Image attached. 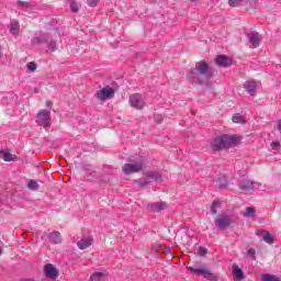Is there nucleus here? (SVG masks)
<instances>
[{
	"instance_id": "1",
	"label": "nucleus",
	"mask_w": 281,
	"mask_h": 281,
	"mask_svg": "<svg viewBox=\"0 0 281 281\" xmlns=\"http://www.w3.org/2000/svg\"><path fill=\"white\" fill-rule=\"evenodd\" d=\"M210 78H214V68L205 60H200L195 67L188 71L187 79L191 85H205Z\"/></svg>"
},
{
	"instance_id": "2",
	"label": "nucleus",
	"mask_w": 281,
	"mask_h": 281,
	"mask_svg": "<svg viewBox=\"0 0 281 281\" xmlns=\"http://www.w3.org/2000/svg\"><path fill=\"white\" fill-rule=\"evenodd\" d=\"M238 144V137L236 135L224 134L222 136L215 137L211 143V148L213 153H221L227 148H234Z\"/></svg>"
},
{
	"instance_id": "3",
	"label": "nucleus",
	"mask_w": 281,
	"mask_h": 281,
	"mask_svg": "<svg viewBox=\"0 0 281 281\" xmlns=\"http://www.w3.org/2000/svg\"><path fill=\"white\" fill-rule=\"evenodd\" d=\"M37 126H42L46 131L52 127V113L47 110H40L35 120Z\"/></svg>"
},
{
	"instance_id": "4",
	"label": "nucleus",
	"mask_w": 281,
	"mask_h": 281,
	"mask_svg": "<svg viewBox=\"0 0 281 281\" xmlns=\"http://www.w3.org/2000/svg\"><path fill=\"white\" fill-rule=\"evenodd\" d=\"M146 168V162L144 160H138L136 162L125 164L122 168L124 175H133L135 172H142Z\"/></svg>"
},
{
	"instance_id": "5",
	"label": "nucleus",
	"mask_w": 281,
	"mask_h": 281,
	"mask_svg": "<svg viewBox=\"0 0 281 281\" xmlns=\"http://www.w3.org/2000/svg\"><path fill=\"white\" fill-rule=\"evenodd\" d=\"M215 225L220 232H225V229H229V225H232V216L221 214L215 218Z\"/></svg>"
},
{
	"instance_id": "6",
	"label": "nucleus",
	"mask_w": 281,
	"mask_h": 281,
	"mask_svg": "<svg viewBox=\"0 0 281 281\" xmlns=\"http://www.w3.org/2000/svg\"><path fill=\"white\" fill-rule=\"evenodd\" d=\"M95 98L101 102H104L105 100H111L112 98H115V90L106 86L103 89L97 91Z\"/></svg>"
},
{
	"instance_id": "7",
	"label": "nucleus",
	"mask_w": 281,
	"mask_h": 281,
	"mask_svg": "<svg viewBox=\"0 0 281 281\" xmlns=\"http://www.w3.org/2000/svg\"><path fill=\"white\" fill-rule=\"evenodd\" d=\"M239 188L243 192H254V190L260 189V182H254L247 179H244L239 182Z\"/></svg>"
},
{
	"instance_id": "8",
	"label": "nucleus",
	"mask_w": 281,
	"mask_h": 281,
	"mask_svg": "<svg viewBox=\"0 0 281 281\" xmlns=\"http://www.w3.org/2000/svg\"><path fill=\"white\" fill-rule=\"evenodd\" d=\"M130 104L133 109H137L138 111H142V109L146 106L144 99H142V94L139 93H134L130 97Z\"/></svg>"
},
{
	"instance_id": "9",
	"label": "nucleus",
	"mask_w": 281,
	"mask_h": 281,
	"mask_svg": "<svg viewBox=\"0 0 281 281\" xmlns=\"http://www.w3.org/2000/svg\"><path fill=\"white\" fill-rule=\"evenodd\" d=\"M47 239L53 245H60V243H63V238L60 237V233L58 231H55L53 233H44V236H42V240Z\"/></svg>"
},
{
	"instance_id": "10",
	"label": "nucleus",
	"mask_w": 281,
	"mask_h": 281,
	"mask_svg": "<svg viewBox=\"0 0 281 281\" xmlns=\"http://www.w3.org/2000/svg\"><path fill=\"white\" fill-rule=\"evenodd\" d=\"M44 273L46 278H49L50 280H56V278H58V269H56L52 263L44 266Z\"/></svg>"
},
{
	"instance_id": "11",
	"label": "nucleus",
	"mask_w": 281,
	"mask_h": 281,
	"mask_svg": "<svg viewBox=\"0 0 281 281\" xmlns=\"http://www.w3.org/2000/svg\"><path fill=\"white\" fill-rule=\"evenodd\" d=\"M256 235L260 236L262 240L268 245H273V243H276V238L271 236V233H269V231L257 229Z\"/></svg>"
},
{
	"instance_id": "12",
	"label": "nucleus",
	"mask_w": 281,
	"mask_h": 281,
	"mask_svg": "<svg viewBox=\"0 0 281 281\" xmlns=\"http://www.w3.org/2000/svg\"><path fill=\"white\" fill-rule=\"evenodd\" d=\"M166 207H168L166 202H151L147 205L148 212H162Z\"/></svg>"
},
{
	"instance_id": "13",
	"label": "nucleus",
	"mask_w": 281,
	"mask_h": 281,
	"mask_svg": "<svg viewBox=\"0 0 281 281\" xmlns=\"http://www.w3.org/2000/svg\"><path fill=\"white\" fill-rule=\"evenodd\" d=\"M215 63L218 65V67H232V59H229V57L226 55H217Z\"/></svg>"
},
{
	"instance_id": "14",
	"label": "nucleus",
	"mask_w": 281,
	"mask_h": 281,
	"mask_svg": "<svg viewBox=\"0 0 281 281\" xmlns=\"http://www.w3.org/2000/svg\"><path fill=\"white\" fill-rule=\"evenodd\" d=\"M10 34H12V36H14V38L19 37V32H21V26L19 24V21L16 20H12L10 25H8Z\"/></svg>"
},
{
	"instance_id": "15",
	"label": "nucleus",
	"mask_w": 281,
	"mask_h": 281,
	"mask_svg": "<svg viewBox=\"0 0 281 281\" xmlns=\"http://www.w3.org/2000/svg\"><path fill=\"white\" fill-rule=\"evenodd\" d=\"M248 41L251 43L252 47H259L260 34H258V32L248 33Z\"/></svg>"
},
{
	"instance_id": "16",
	"label": "nucleus",
	"mask_w": 281,
	"mask_h": 281,
	"mask_svg": "<svg viewBox=\"0 0 281 281\" xmlns=\"http://www.w3.org/2000/svg\"><path fill=\"white\" fill-rule=\"evenodd\" d=\"M244 87L250 95H256V90L258 89V86L256 85V81H246L244 83Z\"/></svg>"
},
{
	"instance_id": "17",
	"label": "nucleus",
	"mask_w": 281,
	"mask_h": 281,
	"mask_svg": "<svg viewBox=\"0 0 281 281\" xmlns=\"http://www.w3.org/2000/svg\"><path fill=\"white\" fill-rule=\"evenodd\" d=\"M90 245H93V238L91 237L83 238L77 243L78 249H81V250L89 249Z\"/></svg>"
},
{
	"instance_id": "18",
	"label": "nucleus",
	"mask_w": 281,
	"mask_h": 281,
	"mask_svg": "<svg viewBox=\"0 0 281 281\" xmlns=\"http://www.w3.org/2000/svg\"><path fill=\"white\" fill-rule=\"evenodd\" d=\"M188 270L195 273V276H203V278H207L210 276V271L204 268L188 267Z\"/></svg>"
},
{
	"instance_id": "19",
	"label": "nucleus",
	"mask_w": 281,
	"mask_h": 281,
	"mask_svg": "<svg viewBox=\"0 0 281 281\" xmlns=\"http://www.w3.org/2000/svg\"><path fill=\"white\" fill-rule=\"evenodd\" d=\"M214 183L217 188H221V189L227 188V177L220 176L214 179Z\"/></svg>"
},
{
	"instance_id": "20",
	"label": "nucleus",
	"mask_w": 281,
	"mask_h": 281,
	"mask_svg": "<svg viewBox=\"0 0 281 281\" xmlns=\"http://www.w3.org/2000/svg\"><path fill=\"white\" fill-rule=\"evenodd\" d=\"M18 8H20V10H23V12H32V10H34V7H32L30 2H25L23 0L18 1Z\"/></svg>"
},
{
	"instance_id": "21",
	"label": "nucleus",
	"mask_w": 281,
	"mask_h": 281,
	"mask_svg": "<svg viewBox=\"0 0 281 281\" xmlns=\"http://www.w3.org/2000/svg\"><path fill=\"white\" fill-rule=\"evenodd\" d=\"M233 274L237 278V280H243V278H245L243 270L238 266H233Z\"/></svg>"
},
{
	"instance_id": "22",
	"label": "nucleus",
	"mask_w": 281,
	"mask_h": 281,
	"mask_svg": "<svg viewBox=\"0 0 281 281\" xmlns=\"http://www.w3.org/2000/svg\"><path fill=\"white\" fill-rule=\"evenodd\" d=\"M106 274H104L103 272H94L91 277L90 280H94V281H104V277Z\"/></svg>"
},
{
	"instance_id": "23",
	"label": "nucleus",
	"mask_w": 281,
	"mask_h": 281,
	"mask_svg": "<svg viewBox=\"0 0 281 281\" xmlns=\"http://www.w3.org/2000/svg\"><path fill=\"white\" fill-rule=\"evenodd\" d=\"M262 281H281V280L273 274H262Z\"/></svg>"
},
{
	"instance_id": "24",
	"label": "nucleus",
	"mask_w": 281,
	"mask_h": 281,
	"mask_svg": "<svg viewBox=\"0 0 281 281\" xmlns=\"http://www.w3.org/2000/svg\"><path fill=\"white\" fill-rule=\"evenodd\" d=\"M148 179H153L154 181H159V179H161V175L159 172H149L147 175Z\"/></svg>"
},
{
	"instance_id": "25",
	"label": "nucleus",
	"mask_w": 281,
	"mask_h": 281,
	"mask_svg": "<svg viewBox=\"0 0 281 281\" xmlns=\"http://www.w3.org/2000/svg\"><path fill=\"white\" fill-rule=\"evenodd\" d=\"M256 215V210L251 209V207H247L246 212L244 213V216L246 218H251L252 216Z\"/></svg>"
},
{
	"instance_id": "26",
	"label": "nucleus",
	"mask_w": 281,
	"mask_h": 281,
	"mask_svg": "<svg viewBox=\"0 0 281 281\" xmlns=\"http://www.w3.org/2000/svg\"><path fill=\"white\" fill-rule=\"evenodd\" d=\"M137 188H148V180L146 178L137 180Z\"/></svg>"
},
{
	"instance_id": "27",
	"label": "nucleus",
	"mask_w": 281,
	"mask_h": 281,
	"mask_svg": "<svg viewBox=\"0 0 281 281\" xmlns=\"http://www.w3.org/2000/svg\"><path fill=\"white\" fill-rule=\"evenodd\" d=\"M233 122H234L235 124H243V122H245V119H244L243 115H240V114H235V115L233 116Z\"/></svg>"
},
{
	"instance_id": "28",
	"label": "nucleus",
	"mask_w": 281,
	"mask_h": 281,
	"mask_svg": "<svg viewBox=\"0 0 281 281\" xmlns=\"http://www.w3.org/2000/svg\"><path fill=\"white\" fill-rule=\"evenodd\" d=\"M27 186L29 190H38L40 188L38 182H36V180H30Z\"/></svg>"
},
{
	"instance_id": "29",
	"label": "nucleus",
	"mask_w": 281,
	"mask_h": 281,
	"mask_svg": "<svg viewBox=\"0 0 281 281\" xmlns=\"http://www.w3.org/2000/svg\"><path fill=\"white\" fill-rule=\"evenodd\" d=\"M70 10L71 12L78 13L80 10V7L78 5V2L71 1L70 2Z\"/></svg>"
},
{
	"instance_id": "30",
	"label": "nucleus",
	"mask_w": 281,
	"mask_h": 281,
	"mask_svg": "<svg viewBox=\"0 0 281 281\" xmlns=\"http://www.w3.org/2000/svg\"><path fill=\"white\" fill-rule=\"evenodd\" d=\"M245 0H228V3L232 8H238Z\"/></svg>"
},
{
	"instance_id": "31",
	"label": "nucleus",
	"mask_w": 281,
	"mask_h": 281,
	"mask_svg": "<svg viewBox=\"0 0 281 281\" xmlns=\"http://www.w3.org/2000/svg\"><path fill=\"white\" fill-rule=\"evenodd\" d=\"M218 207H221V203H220V202H213V204H212V206H211V213H212V214H217Z\"/></svg>"
},
{
	"instance_id": "32",
	"label": "nucleus",
	"mask_w": 281,
	"mask_h": 281,
	"mask_svg": "<svg viewBox=\"0 0 281 281\" xmlns=\"http://www.w3.org/2000/svg\"><path fill=\"white\" fill-rule=\"evenodd\" d=\"M14 160V156H12V154L7 153L3 155V161H13Z\"/></svg>"
},
{
	"instance_id": "33",
	"label": "nucleus",
	"mask_w": 281,
	"mask_h": 281,
	"mask_svg": "<svg viewBox=\"0 0 281 281\" xmlns=\"http://www.w3.org/2000/svg\"><path fill=\"white\" fill-rule=\"evenodd\" d=\"M29 71H36V63L31 61L26 65Z\"/></svg>"
},
{
	"instance_id": "34",
	"label": "nucleus",
	"mask_w": 281,
	"mask_h": 281,
	"mask_svg": "<svg viewBox=\"0 0 281 281\" xmlns=\"http://www.w3.org/2000/svg\"><path fill=\"white\" fill-rule=\"evenodd\" d=\"M280 146H281L280 142H278V140H274L271 143L272 150H280Z\"/></svg>"
},
{
	"instance_id": "35",
	"label": "nucleus",
	"mask_w": 281,
	"mask_h": 281,
	"mask_svg": "<svg viewBox=\"0 0 281 281\" xmlns=\"http://www.w3.org/2000/svg\"><path fill=\"white\" fill-rule=\"evenodd\" d=\"M87 3L90 8H95V5L99 3V0H87Z\"/></svg>"
},
{
	"instance_id": "36",
	"label": "nucleus",
	"mask_w": 281,
	"mask_h": 281,
	"mask_svg": "<svg viewBox=\"0 0 281 281\" xmlns=\"http://www.w3.org/2000/svg\"><path fill=\"white\" fill-rule=\"evenodd\" d=\"M248 256H250V258H254V260H256V249L250 248L247 250Z\"/></svg>"
},
{
	"instance_id": "37",
	"label": "nucleus",
	"mask_w": 281,
	"mask_h": 281,
	"mask_svg": "<svg viewBox=\"0 0 281 281\" xmlns=\"http://www.w3.org/2000/svg\"><path fill=\"white\" fill-rule=\"evenodd\" d=\"M198 254L199 256H205L207 254V248L200 247Z\"/></svg>"
},
{
	"instance_id": "38",
	"label": "nucleus",
	"mask_w": 281,
	"mask_h": 281,
	"mask_svg": "<svg viewBox=\"0 0 281 281\" xmlns=\"http://www.w3.org/2000/svg\"><path fill=\"white\" fill-rule=\"evenodd\" d=\"M206 280H210V281H217L216 280V277H214V274H212V272H210V276L209 277H205Z\"/></svg>"
},
{
	"instance_id": "39",
	"label": "nucleus",
	"mask_w": 281,
	"mask_h": 281,
	"mask_svg": "<svg viewBox=\"0 0 281 281\" xmlns=\"http://www.w3.org/2000/svg\"><path fill=\"white\" fill-rule=\"evenodd\" d=\"M48 49H50L52 52H54V49H56V43H50L48 45Z\"/></svg>"
},
{
	"instance_id": "40",
	"label": "nucleus",
	"mask_w": 281,
	"mask_h": 281,
	"mask_svg": "<svg viewBox=\"0 0 281 281\" xmlns=\"http://www.w3.org/2000/svg\"><path fill=\"white\" fill-rule=\"evenodd\" d=\"M54 103L52 102V101H46V106H47V109H52V105H53Z\"/></svg>"
},
{
	"instance_id": "41",
	"label": "nucleus",
	"mask_w": 281,
	"mask_h": 281,
	"mask_svg": "<svg viewBox=\"0 0 281 281\" xmlns=\"http://www.w3.org/2000/svg\"><path fill=\"white\" fill-rule=\"evenodd\" d=\"M34 41H36V43H37L38 45H41V44L43 43V41H41V37H36Z\"/></svg>"
},
{
	"instance_id": "42",
	"label": "nucleus",
	"mask_w": 281,
	"mask_h": 281,
	"mask_svg": "<svg viewBox=\"0 0 281 281\" xmlns=\"http://www.w3.org/2000/svg\"><path fill=\"white\" fill-rule=\"evenodd\" d=\"M277 128H278L279 131H281V120L278 121V123H277Z\"/></svg>"
},
{
	"instance_id": "43",
	"label": "nucleus",
	"mask_w": 281,
	"mask_h": 281,
	"mask_svg": "<svg viewBox=\"0 0 281 281\" xmlns=\"http://www.w3.org/2000/svg\"><path fill=\"white\" fill-rule=\"evenodd\" d=\"M1 254H3V249L0 247V256H1Z\"/></svg>"
},
{
	"instance_id": "44",
	"label": "nucleus",
	"mask_w": 281,
	"mask_h": 281,
	"mask_svg": "<svg viewBox=\"0 0 281 281\" xmlns=\"http://www.w3.org/2000/svg\"><path fill=\"white\" fill-rule=\"evenodd\" d=\"M1 49H2V48H1V46H0V58H1Z\"/></svg>"
},
{
	"instance_id": "45",
	"label": "nucleus",
	"mask_w": 281,
	"mask_h": 281,
	"mask_svg": "<svg viewBox=\"0 0 281 281\" xmlns=\"http://www.w3.org/2000/svg\"><path fill=\"white\" fill-rule=\"evenodd\" d=\"M191 2L198 1V0H190Z\"/></svg>"
}]
</instances>
